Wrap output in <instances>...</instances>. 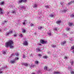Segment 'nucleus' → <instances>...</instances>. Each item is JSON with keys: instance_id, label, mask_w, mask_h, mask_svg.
<instances>
[{"instance_id": "nucleus-8", "label": "nucleus", "mask_w": 74, "mask_h": 74, "mask_svg": "<svg viewBox=\"0 0 74 74\" xmlns=\"http://www.w3.org/2000/svg\"><path fill=\"white\" fill-rule=\"evenodd\" d=\"M26 23H27V21L26 20H24V22L23 23V24L24 25H25Z\"/></svg>"}, {"instance_id": "nucleus-12", "label": "nucleus", "mask_w": 74, "mask_h": 74, "mask_svg": "<svg viewBox=\"0 0 74 74\" xmlns=\"http://www.w3.org/2000/svg\"><path fill=\"white\" fill-rule=\"evenodd\" d=\"M56 23L57 24H58V25H59L60 23H61V21H58L56 22Z\"/></svg>"}, {"instance_id": "nucleus-54", "label": "nucleus", "mask_w": 74, "mask_h": 74, "mask_svg": "<svg viewBox=\"0 0 74 74\" xmlns=\"http://www.w3.org/2000/svg\"><path fill=\"white\" fill-rule=\"evenodd\" d=\"M4 23H6V22H7V21H4Z\"/></svg>"}, {"instance_id": "nucleus-21", "label": "nucleus", "mask_w": 74, "mask_h": 74, "mask_svg": "<svg viewBox=\"0 0 74 74\" xmlns=\"http://www.w3.org/2000/svg\"><path fill=\"white\" fill-rule=\"evenodd\" d=\"M35 64H38V61H36L35 62Z\"/></svg>"}, {"instance_id": "nucleus-10", "label": "nucleus", "mask_w": 74, "mask_h": 74, "mask_svg": "<svg viewBox=\"0 0 74 74\" xmlns=\"http://www.w3.org/2000/svg\"><path fill=\"white\" fill-rule=\"evenodd\" d=\"M22 2H23V0H19L18 2V3L20 4V3H21Z\"/></svg>"}, {"instance_id": "nucleus-49", "label": "nucleus", "mask_w": 74, "mask_h": 74, "mask_svg": "<svg viewBox=\"0 0 74 74\" xmlns=\"http://www.w3.org/2000/svg\"><path fill=\"white\" fill-rule=\"evenodd\" d=\"M16 36H17V35H16V34H15L14 35V37H16Z\"/></svg>"}, {"instance_id": "nucleus-58", "label": "nucleus", "mask_w": 74, "mask_h": 74, "mask_svg": "<svg viewBox=\"0 0 74 74\" xmlns=\"http://www.w3.org/2000/svg\"><path fill=\"white\" fill-rule=\"evenodd\" d=\"M50 70H51L50 69H49V70H47V71H50Z\"/></svg>"}, {"instance_id": "nucleus-40", "label": "nucleus", "mask_w": 74, "mask_h": 74, "mask_svg": "<svg viewBox=\"0 0 74 74\" xmlns=\"http://www.w3.org/2000/svg\"><path fill=\"white\" fill-rule=\"evenodd\" d=\"M26 58V57L25 56V55H23V58Z\"/></svg>"}, {"instance_id": "nucleus-6", "label": "nucleus", "mask_w": 74, "mask_h": 74, "mask_svg": "<svg viewBox=\"0 0 74 74\" xmlns=\"http://www.w3.org/2000/svg\"><path fill=\"white\" fill-rule=\"evenodd\" d=\"M66 41H64L62 42L61 44L62 45H64L66 44Z\"/></svg>"}, {"instance_id": "nucleus-36", "label": "nucleus", "mask_w": 74, "mask_h": 74, "mask_svg": "<svg viewBox=\"0 0 74 74\" xmlns=\"http://www.w3.org/2000/svg\"><path fill=\"white\" fill-rule=\"evenodd\" d=\"M41 70H39L38 71L37 73H41Z\"/></svg>"}, {"instance_id": "nucleus-1", "label": "nucleus", "mask_w": 74, "mask_h": 74, "mask_svg": "<svg viewBox=\"0 0 74 74\" xmlns=\"http://www.w3.org/2000/svg\"><path fill=\"white\" fill-rule=\"evenodd\" d=\"M13 44H14L13 41L12 40H10L5 43V47L7 48H8V47H10V48H14V46L12 45Z\"/></svg>"}, {"instance_id": "nucleus-37", "label": "nucleus", "mask_w": 74, "mask_h": 74, "mask_svg": "<svg viewBox=\"0 0 74 74\" xmlns=\"http://www.w3.org/2000/svg\"><path fill=\"white\" fill-rule=\"evenodd\" d=\"M12 56H15V55H14V53H13L11 55V57H12Z\"/></svg>"}, {"instance_id": "nucleus-14", "label": "nucleus", "mask_w": 74, "mask_h": 74, "mask_svg": "<svg viewBox=\"0 0 74 74\" xmlns=\"http://www.w3.org/2000/svg\"><path fill=\"white\" fill-rule=\"evenodd\" d=\"M23 65H24L25 66H28V64L27 63H23Z\"/></svg>"}, {"instance_id": "nucleus-16", "label": "nucleus", "mask_w": 74, "mask_h": 74, "mask_svg": "<svg viewBox=\"0 0 74 74\" xmlns=\"http://www.w3.org/2000/svg\"><path fill=\"white\" fill-rule=\"evenodd\" d=\"M45 7L46 8H49V6L48 5H46L45 6Z\"/></svg>"}, {"instance_id": "nucleus-44", "label": "nucleus", "mask_w": 74, "mask_h": 74, "mask_svg": "<svg viewBox=\"0 0 74 74\" xmlns=\"http://www.w3.org/2000/svg\"><path fill=\"white\" fill-rule=\"evenodd\" d=\"M71 73L72 74H74V71H71Z\"/></svg>"}, {"instance_id": "nucleus-32", "label": "nucleus", "mask_w": 74, "mask_h": 74, "mask_svg": "<svg viewBox=\"0 0 74 74\" xmlns=\"http://www.w3.org/2000/svg\"><path fill=\"white\" fill-rule=\"evenodd\" d=\"M19 36L21 37H23V35L22 34H20L19 35Z\"/></svg>"}, {"instance_id": "nucleus-23", "label": "nucleus", "mask_w": 74, "mask_h": 74, "mask_svg": "<svg viewBox=\"0 0 74 74\" xmlns=\"http://www.w3.org/2000/svg\"><path fill=\"white\" fill-rule=\"evenodd\" d=\"M51 47H52V48H56V45H51Z\"/></svg>"}, {"instance_id": "nucleus-20", "label": "nucleus", "mask_w": 74, "mask_h": 74, "mask_svg": "<svg viewBox=\"0 0 74 74\" xmlns=\"http://www.w3.org/2000/svg\"><path fill=\"white\" fill-rule=\"evenodd\" d=\"M67 11V9H65L63 11H62L63 12H66V11Z\"/></svg>"}, {"instance_id": "nucleus-31", "label": "nucleus", "mask_w": 74, "mask_h": 74, "mask_svg": "<svg viewBox=\"0 0 74 74\" xmlns=\"http://www.w3.org/2000/svg\"><path fill=\"white\" fill-rule=\"evenodd\" d=\"M34 26V24L33 23H31L30 24V26L32 27V26Z\"/></svg>"}, {"instance_id": "nucleus-60", "label": "nucleus", "mask_w": 74, "mask_h": 74, "mask_svg": "<svg viewBox=\"0 0 74 74\" xmlns=\"http://www.w3.org/2000/svg\"><path fill=\"white\" fill-rule=\"evenodd\" d=\"M12 7V5H10V7Z\"/></svg>"}, {"instance_id": "nucleus-7", "label": "nucleus", "mask_w": 74, "mask_h": 74, "mask_svg": "<svg viewBox=\"0 0 74 74\" xmlns=\"http://www.w3.org/2000/svg\"><path fill=\"white\" fill-rule=\"evenodd\" d=\"M0 14H3V10L1 8H0Z\"/></svg>"}, {"instance_id": "nucleus-39", "label": "nucleus", "mask_w": 74, "mask_h": 74, "mask_svg": "<svg viewBox=\"0 0 74 74\" xmlns=\"http://www.w3.org/2000/svg\"><path fill=\"white\" fill-rule=\"evenodd\" d=\"M69 40H70V41H73V39H72V38H70L69 39Z\"/></svg>"}, {"instance_id": "nucleus-52", "label": "nucleus", "mask_w": 74, "mask_h": 74, "mask_svg": "<svg viewBox=\"0 0 74 74\" xmlns=\"http://www.w3.org/2000/svg\"><path fill=\"white\" fill-rule=\"evenodd\" d=\"M1 70L0 69V74H1V73H2V71L0 72Z\"/></svg>"}, {"instance_id": "nucleus-29", "label": "nucleus", "mask_w": 74, "mask_h": 74, "mask_svg": "<svg viewBox=\"0 0 74 74\" xmlns=\"http://www.w3.org/2000/svg\"><path fill=\"white\" fill-rule=\"evenodd\" d=\"M50 16L51 17V18H53L54 16V15L52 14H51L50 15Z\"/></svg>"}, {"instance_id": "nucleus-9", "label": "nucleus", "mask_w": 74, "mask_h": 74, "mask_svg": "<svg viewBox=\"0 0 74 74\" xmlns=\"http://www.w3.org/2000/svg\"><path fill=\"white\" fill-rule=\"evenodd\" d=\"M53 74H60V72L54 71Z\"/></svg>"}, {"instance_id": "nucleus-48", "label": "nucleus", "mask_w": 74, "mask_h": 74, "mask_svg": "<svg viewBox=\"0 0 74 74\" xmlns=\"http://www.w3.org/2000/svg\"><path fill=\"white\" fill-rule=\"evenodd\" d=\"M64 59H67V57H65Z\"/></svg>"}, {"instance_id": "nucleus-26", "label": "nucleus", "mask_w": 74, "mask_h": 74, "mask_svg": "<svg viewBox=\"0 0 74 74\" xmlns=\"http://www.w3.org/2000/svg\"><path fill=\"white\" fill-rule=\"evenodd\" d=\"M18 59H19V58H15L14 60H15V61L16 60H18Z\"/></svg>"}, {"instance_id": "nucleus-35", "label": "nucleus", "mask_w": 74, "mask_h": 74, "mask_svg": "<svg viewBox=\"0 0 74 74\" xmlns=\"http://www.w3.org/2000/svg\"><path fill=\"white\" fill-rule=\"evenodd\" d=\"M22 32L23 33H25V32H26V30H25V29H23L22 31Z\"/></svg>"}, {"instance_id": "nucleus-15", "label": "nucleus", "mask_w": 74, "mask_h": 74, "mask_svg": "<svg viewBox=\"0 0 74 74\" xmlns=\"http://www.w3.org/2000/svg\"><path fill=\"white\" fill-rule=\"evenodd\" d=\"M74 1H71L69 3H68V5H70V4H71L72 3H74Z\"/></svg>"}, {"instance_id": "nucleus-42", "label": "nucleus", "mask_w": 74, "mask_h": 74, "mask_svg": "<svg viewBox=\"0 0 74 74\" xmlns=\"http://www.w3.org/2000/svg\"><path fill=\"white\" fill-rule=\"evenodd\" d=\"M47 34L49 35V36H51V33H48Z\"/></svg>"}, {"instance_id": "nucleus-56", "label": "nucleus", "mask_w": 74, "mask_h": 74, "mask_svg": "<svg viewBox=\"0 0 74 74\" xmlns=\"http://www.w3.org/2000/svg\"><path fill=\"white\" fill-rule=\"evenodd\" d=\"M48 53H50V51H49L48 52Z\"/></svg>"}, {"instance_id": "nucleus-62", "label": "nucleus", "mask_w": 74, "mask_h": 74, "mask_svg": "<svg viewBox=\"0 0 74 74\" xmlns=\"http://www.w3.org/2000/svg\"><path fill=\"white\" fill-rule=\"evenodd\" d=\"M0 66H1L0 65Z\"/></svg>"}, {"instance_id": "nucleus-5", "label": "nucleus", "mask_w": 74, "mask_h": 74, "mask_svg": "<svg viewBox=\"0 0 74 74\" xmlns=\"http://www.w3.org/2000/svg\"><path fill=\"white\" fill-rule=\"evenodd\" d=\"M23 45L26 46L28 45V43H27V41H25L23 42Z\"/></svg>"}, {"instance_id": "nucleus-47", "label": "nucleus", "mask_w": 74, "mask_h": 74, "mask_svg": "<svg viewBox=\"0 0 74 74\" xmlns=\"http://www.w3.org/2000/svg\"><path fill=\"white\" fill-rule=\"evenodd\" d=\"M38 45H40V46H41V44L40 43H38Z\"/></svg>"}, {"instance_id": "nucleus-30", "label": "nucleus", "mask_w": 74, "mask_h": 74, "mask_svg": "<svg viewBox=\"0 0 74 74\" xmlns=\"http://www.w3.org/2000/svg\"><path fill=\"white\" fill-rule=\"evenodd\" d=\"M42 28V27H38V29H41Z\"/></svg>"}, {"instance_id": "nucleus-59", "label": "nucleus", "mask_w": 74, "mask_h": 74, "mask_svg": "<svg viewBox=\"0 0 74 74\" xmlns=\"http://www.w3.org/2000/svg\"><path fill=\"white\" fill-rule=\"evenodd\" d=\"M32 54H31V55L30 56H32Z\"/></svg>"}, {"instance_id": "nucleus-22", "label": "nucleus", "mask_w": 74, "mask_h": 74, "mask_svg": "<svg viewBox=\"0 0 74 74\" xmlns=\"http://www.w3.org/2000/svg\"><path fill=\"white\" fill-rule=\"evenodd\" d=\"M47 66H45L44 67L45 70H47Z\"/></svg>"}, {"instance_id": "nucleus-46", "label": "nucleus", "mask_w": 74, "mask_h": 74, "mask_svg": "<svg viewBox=\"0 0 74 74\" xmlns=\"http://www.w3.org/2000/svg\"><path fill=\"white\" fill-rule=\"evenodd\" d=\"M1 4H4V2H2L1 3Z\"/></svg>"}, {"instance_id": "nucleus-19", "label": "nucleus", "mask_w": 74, "mask_h": 74, "mask_svg": "<svg viewBox=\"0 0 74 74\" xmlns=\"http://www.w3.org/2000/svg\"><path fill=\"white\" fill-rule=\"evenodd\" d=\"M36 50L37 51H40V48H36Z\"/></svg>"}, {"instance_id": "nucleus-11", "label": "nucleus", "mask_w": 74, "mask_h": 74, "mask_svg": "<svg viewBox=\"0 0 74 74\" xmlns=\"http://www.w3.org/2000/svg\"><path fill=\"white\" fill-rule=\"evenodd\" d=\"M21 8V9H26V6H23L22 7H20Z\"/></svg>"}, {"instance_id": "nucleus-45", "label": "nucleus", "mask_w": 74, "mask_h": 74, "mask_svg": "<svg viewBox=\"0 0 74 74\" xmlns=\"http://www.w3.org/2000/svg\"><path fill=\"white\" fill-rule=\"evenodd\" d=\"M71 63L72 65H73V61H71Z\"/></svg>"}, {"instance_id": "nucleus-3", "label": "nucleus", "mask_w": 74, "mask_h": 74, "mask_svg": "<svg viewBox=\"0 0 74 74\" xmlns=\"http://www.w3.org/2000/svg\"><path fill=\"white\" fill-rule=\"evenodd\" d=\"M40 42L42 44H46L47 42V41H45L43 40H41L40 41Z\"/></svg>"}, {"instance_id": "nucleus-25", "label": "nucleus", "mask_w": 74, "mask_h": 74, "mask_svg": "<svg viewBox=\"0 0 74 74\" xmlns=\"http://www.w3.org/2000/svg\"><path fill=\"white\" fill-rule=\"evenodd\" d=\"M74 49V46H72L71 47V50H73V49Z\"/></svg>"}, {"instance_id": "nucleus-41", "label": "nucleus", "mask_w": 74, "mask_h": 74, "mask_svg": "<svg viewBox=\"0 0 74 74\" xmlns=\"http://www.w3.org/2000/svg\"><path fill=\"white\" fill-rule=\"evenodd\" d=\"M27 1V0H23V2H26Z\"/></svg>"}, {"instance_id": "nucleus-4", "label": "nucleus", "mask_w": 74, "mask_h": 74, "mask_svg": "<svg viewBox=\"0 0 74 74\" xmlns=\"http://www.w3.org/2000/svg\"><path fill=\"white\" fill-rule=\"evenodd\" d=\"M32 7L34 8H37L38 7V4L35 3L32 5Z\"/></svg>"}, {"instance_id": "nucleus-17", "label": "nucleus", "mask_w": 74, "mask_h": 74, "mask_svg": "<svg viewBox=\"0 0 74 74\" xmlns=\"http://www.w3.org/2000/svg\"><path fill=\"white\" fill-rule=\"evenodd\" d=\"M69 26L71 27V26H73L74 25L73 24V23H69Z\"/></svg>"}, {"instance_id": "nucleus-28", "label": "nucleus", "mask_w": 74, "mask_h": 74, "mask_svg": "<svg viewBox=\"0 0 74 74\" xmlns=\"http://www.w3.org/2000/svg\"><path fill=\"white\" fill-rule=\"evenodd\" d=\"M71 18H74V14H72L71 15Z\"/></svg>"}, {"instance_id": "nucleus-2", "label": "nucleus", "mask_w": 74, "mask_h": 74, "mask_svg": "<svg viewBox=\"0 0 74 74\" xmlns=\"http://www.w3.org/2000/svg\"><path fill=\"white\" fill-rule=\"evenodd\" d=\"M13 33V31H12L7 32L6 33V36H8V35H9V34H12Z\"/></svg>"}, {"instance_id": "nucleus-24", "label": "nucleus", "mask_w": 74, "mask_h": 74, "mask_svg": "<svg viewBox=\"0 0 74 74\" xmlns=\"http://www.w3.org/2000/svg\"><path fill=\"white\" fill-rule=\"evenodd\" d=\"M15 55L16 56H19V53H15Z\"/></svg>"}, {"instance_id": "nucleus-51", "label": "nucleus", "mask_w": 74, "mask_h": 74, "mask_svg": "<svg viewBox=\"0 0 74 74\" xmlns=\"http://www.w3.org/2000/svg\"><path fill=\"white\" fill-rule=\"evenodd\" d=\"M34 34L35 35H36V34H37V32H35L34 33Z\"/></svg>"}, {"instance_id": "nucleus-43", "label": "nucleus", "mask_w": 74, "mask_h": 74, "mask_svg": "<svg viewBox=\"0 0 74 74\" xmlns=\"http://www.w3.org/2000/svg\"><path fill=\"white\" fill-rule=\"evenodd\" d=\"M54 30H55V31H57V28H54Z\"/></svg>"}, {"instance_id": "nucleus-27", "label": "nucleus", "mask_w": 74, "mask_h": 74, "mask_svg": "<svg viewBox=\"0 0 74 74\" xmlns=\"http://www.w3.org/2000/svg\"><path fill=\"white\" fill-rule=\"evenodd\" d=\"M12 14H16V12H15V11H12Z\"/></svg>"}, {"instance_id": "nucleus-18", "label": "nucleus", "mask_w": 74, "mask_h": 74, "mask_svg": "<svg viewBox=\"0 0 74 74\" xmlns=\"http://www.w3.org/2000/svg\"><path fill=\"white\" fill-rule=\"evenodd\" d=\"M47 58L48 57H47V56H43V58L44 59H47Z\"/></svg>"}, {"instance_id": "nucleus-50", "label": "nucleus", "mask_w": 74, "mask_h": 74, "mask_svg": "<svg viewBox=\"0 0 74 74\" xmlns=\"http://www.w3.org/2000/svg\"><path fill=\"white\" fill-rule=\"evenodd\" d=\"M63 3H62V2H61L60 3V4H61V5H63Z\"/></svg>"}, {"instance_id": "nucleus-38", "label": "nucleus", "mask_w": 74, "mask_h": 74, "mask_svg": "<svg viewBox=\"0 0 74 74\" xmlns=\"http://www.w3.org/2000/svg\"><path fill=\"white\" fill-rule=\"evenodd\" d=\"M69 29H70V28H67L66 29V30L67 31H68V30H69Z\"/></svg>"}, {"instance_id": "nucleus-57", "label": "nucleus", "mask_w": 74, "mask_h": 74, "mask_svg": "<svg viewBox=\"0 0 74 74\" xmlns=\"http://www.w3.org/2000/svg\"><path fill=\"white\" fill-rule=\"evenodd\" d=\"M0 32H1V29H0Z\"/></svg>"}, {"instance_id": "nucleus-13", "label": "nucleus", "mask_w": 74, "mask_h": 74, "mask_svg": "<svg viewBox=\"0 0 74 74\" xmlns=\"http://www.w3.org/2000/svg\"><path fill=\"white\" fill-rule=\"evenodd\" d=\"M10 62L11 63H15V60H11L10 61Z\"/></svg>"}, {"instance_id": "nucleus-53", "label": "nucleus", "mask_w": 74, "mask_h": 74, "mask_svg": "<svg viewBox=\"0 0 74 74\" xmlns=\"http://www.w3.org/2000/svg\"><path fill=\"white\" fill-rule=\"evenodd\" d=\"M69 69H72V68H71V67L70 68V67H69Z\"/></svg>"}, {"instance_id": "nucleus-61", "label": "nucleus", "mask_w": 74, "mask_h": 74, "mask_svg": "<svg viewBox=\"0 0 74 74\" xmlns=\"http://www.w3.org/2000/svg\"><path fill=\"white\" fill-rule=\"evenodd\" d=\"M32 74H35V73H32Z\"/></svg>"}, {"instance_id": "nucleus-55", "label": "nucleus", "mask_w": 74, "mask_h": 74, "mask_svg": "<svg viewBox=\"0 0 74 74\" xmlns=\"http://www.w3.org/2000/svg\"><path fill=\"white\" fill-rule=\"evenodd\" d=\"M72 52L73 53H74V50H73V51H72Z\"/></svg>"}, {"instance_id": "nucleus-33", "label": "nucleus", "mask_w": 74, "mask_h": 74, "mask_svg": "<svg viewBox=\"0 0 74 74\" xmlns=\"http://www.w3.org/2000/svg\"><path fill=\"white\" fill-rule=\"evenodd\" d=\"M3 54L4 55H5L6 54V53L5 52V51H3Z\"/></svg>"}, {"instance_id": "nucleus-34", "label": "nucleus", "mask_w": 74, "mask_h": 74, "mask_svg": "<svg viewBox=\"0 0 74 74\" xmlns=\"http://www.w3.org/2000/svg\"><path fill=\"white\" fill-rule=\"evenodd\" d=\"M38 56H39L40 57H41V56H42V55L40 54H38Z\"/></svg>"}]
</instances>
